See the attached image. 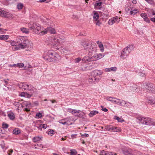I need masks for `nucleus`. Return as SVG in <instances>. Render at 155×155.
Wrapping results in <instances>:
<instances>
[{
  "mask_svg": "<svg viewBox=\"0 0 155 155\" xmlns=\"http://www.w3.org/2000/svg\"><path fill=\"white\" fill-rule=\"evenodd\" d=\"M13 152V150H12L10 149L8 150L7 153L8 155H11Z\"/></svg>",
  "mask_w": 155,
  "mask_h": 155,
  "instance_id": "052dcab7",
  "label": "nucleus"
},
{
  "mask_svg": "<svg viewBox=\"0 0 155 155\" xmlns=\"http://www.w3.org/2000/svg\"><path fill=\"white\" fill-rule=\"evenodd\" d=\"M42 138V137H40L39 136H37L34 137L32 140L34 142H36L41 140Z\"/></svg>",
  "mask_w": 155,
  "mask_h": 155,
  "instance_id": "2f4dec72",
  "label": "nucleus"
},
{
  "mask_svg": "<svg viewBox=\"0 0 155 155\" xmlns=\"http://www.w3.org/2000/svg\"><path fill=\"white\" fill-rule=\"evenodd\" d=\"M140 16L144 19L147 17V15L145 13H141L140 14Z\"/></svg>",
  "mask_w": 155,
  "mask_h": 155,
  "instance_id": "603ef678",
  "label": "nucleus"
},
{
  "mask_svg": "<svg viewBox=\"0 0 155 155\" xmlns=\"http://www.w3.org/2000/svg\"><path fill=\"white\" fill-rule=\"evenodd\" d=\"M8 116L11 120H13L15 118V115L13 112H10L8 114Z\"/></svg>",
  "mask_w": 155,
  "mask_h": 155,
  "instance_id": "7c9ffc66",
  "label": "nucleus"
},
{
  "mask_svg": "<svg viewBox=\"0 0 155 155\" xmlns=\"http://www.w3.org/2000/svg\"><path fill=\"white\" fill-rule=\"evenodd\" d=\"M144 20L147 23H149L150 22V21L149 18L147 17L146 18L144 19Z\"/></svg>",
  "mask_w": 155,
  "mask_h": 155,
  "instance_id": "338daca9",
  "label": "nucleus"
},
{
  "mask_svg": "<svg viewBox=\"0 0 155 155\" xmlns=\"http://www.w3.org/2000/svg\"><path fill=\"white\" fill-rule=\"evenodd\" d=\"M146 88L147 91L149 93H153L155 92V86L152 83H147L144 85Z\"/></svg>",
  "mask_w": 155,
  "mask_h": 155,
  "instance_id": "423d86ee",
  "label": "nucleus"
},
{
  "mask_svg": "<svg viewBox=\"0 0 155 155\" xmlns=\"http://www.w3.org/2000/svg\"><path fill=\"white\" fill-rule=\"evenodd\" d=\"M88 81L91 83H95L100 80L99 78H97L95 77H91L88 79Z\"/></svg>",
  "mask_w": 155,
  "mask_h": 155,
  "instance_id": "4468645a",
  "label": "nucleus"
},
{
  "mask_svg": "<svg viewBox=\"0 0 155 155\" xmlns=\"http://www.w3.org/2000/svg\"><path fill=\"white\" fill-rule=\"evenodd\" d=\"M120 21V18L116 16L109 19L108 21V23L109 25H112L114 23H118Z\"/></svg>",
  "mask_w": 155,
  "mask_h": 155,
  "instance_id": "1a4fd4ad",
  "label": "nucleus"
},
{
  "mask_svg": "<svg viewBox=\"0 0 155 155\" xmlns=\"http://www.w3.org/2000/svg\"><path fill=\"white\" fill-rule=\"evenodd\" d=\"M97 54H94L91 57H90L91 58V61L98 60L97 58Z\"/></svg>",
  "mask_w": 155,
  "mask_h": 155,
  "instance_id": "de8ad7c7",
  "label": "nucleus"
},
{
  "mask_svg": "<svg viewBox=\"0 0 155 155\" xmlns=\"http://www.w3.org/2000/svg\"><path fill=\"white\" fill-rule=\"evenodd\" d=\"M71 155H76L77 154V152L75 149H71L70 150Z\"/></svg>",
  "mask_w": 155,
  "mask_h": 155,
  "instance_id": "c03bdc74",
  "label": "nucleus"
},
{
  "mask_svg": "<svg viewBox=\"0 0 155 155\" xmlns=\"http://www.w3.org/2000/svg\"><path fill=\"white\" fill-rule=\"evenodd\" d=\"M114 98L115 97H106V100L108 101L111 102L113 103H114Z\"/></svg>",
  "mask_w": 155,
  "mask_h": 155,
  "instance_id": "a19ab883",
  "label": "nucleus"
},
{
  "mask_svg": "<svg viewBox=\"0 0 155 155\" xmlns=\"http://www.w3.org/2000/svg\"><path fill=\"white\" fill-rule=\"evenodd\" d=\"M21 133V130L18 128L15 129L13 131V133L15 134H18Z\"/></svg>",
  "mask_w": 155,
  "mask_h": 155,
  "instance_id": "f704fd0d",
  "label": "nucleus"
},
{
  "mask_svg": "<svg viewBox=\"0 0 155 155\" xmlns=\"http://www.w3.org/2000/svg\"><path fill=\"white\" fill-rule=\"evenodd\" d=\"M54 58L50 59V62H58L60 61L61 57L60 55L56 53V54H54Z\"/></svg>",
  "mask_w": 155,
  "mask_h": 155,
  "instance_id": "9b49d317",
  "label": "nucleus"
},
{
  "mask_svg": "<svg viewBox=\"0 0 155 155\" xmlns=\"http://www.w3.org/2000/svg\"><path fill=\"white\" fill-rule=\"evenodd\" d=\"M13 104L17 108L18 110L22 108L23 107L21 103L17 102H13Z\"/></svg>",
  "mask_w": 155,
  "mask_h": 155,
  "instance_id": "a211bd4d",
  "label": "nucleus"
},
{
  "mask_svg": "<svg viewBox=\"0 0 155 155\" xmlns=\"http://www.w3.org/2000/svg\"><path fill=\"white\" fill-rule=\"evenodd\" d=\"M82 60L85 62H91V58L90 57L88 56H85L82 59Z\"/></svg>",
  "mask_w": 155,
  "mask_h": 155,
  "instance_id": "cd10ccee",
  "label": "nucleus"
},
{
  "mask_svg": "<svg viewBox=\"0 0 155 155\" xmlns=\"http://www.w3.org/2000/svg\"><path fill=\"white\" fill-rule=\"evenodd\" d=\"M8 125L6 124H2V127L3 128L6 129L8 127Z\"/></svg>",
  "mask_w": 155,
  "mask_h": 155,
  "instance_id": "5fc2aeb1",
  "label": "nucleus"
},
{
  "mask_svg": "<svg viewBox=\"0 0 155 155\" xmlns=\"http://www.w3.org/2000/svg\"><path fill=\"white\" fill-rule=\"evenodd\" d=\"M131 89L136 92H139L140 90V88L138 87H136L135 85H134V86H132V88Z\"/></svg>",
  "mask_w": 155,
  "mask_h": 155,
  "instance_id": "58836bf2",
  "label": "nucleus"
},
{
  "mask_svg": "<svg viewBox=\"0 0 155 155\" xmlns=\"http://www.w3.org/2000/svg\"><path fill=\"white\" fill-rule=\"evenodd\" d=\"M24 66V64L23 63H18L17 64H14L13 65L10 64L9 66L12 67H18L19 68H22Z\"/></svg>",
  "mask_w": 155,
  "mask_h": 155,
  "instance_id": "b1692460",
  "label": "nucleus"
},
{
  "mask_svg": "<svg viewBox=\"0 0 155 155\" xmlns=\"http://www.w3.org/2000/svg\"><path fill=\"white\" fill-rule=\"evenodd\" d=\"M91 42H83L82 43V45L85 50H87L88 51L91 46Z\"/></svg>",
  "mask_w": 155,
  "mask_h": 155,
  "instance_id": "2eb2a0df",
  "label": "nucleus"
},
{
  "mask_svg": "<svg viewBox=\"0 0 155 155\" xmlns=\"http://www.w3.org/2000/svg\"><path fill=\"white\" fill-rule=\"evenodd\" d=\"M92 65H90L89 67V66H87L86 65H82V66L81 67V69L82 71H86V70L90 69V67H92Z\"/></svg>",
  "mask_w": 155,
  "mask_h": 155,
  "instance_id": "bb28decb",
  "label": "nucleus"
},
{
  "mask_svg": "<svg viewBox=\"0 0 155 155\" xmlns=\"http://www.w3.org/2000/svg\"><path fill=\"white\" fill-rule=\"evenodd\" d=\"M23 7V5L21 3L18 4L17 5V8L19 9H22Z\"/></svg>",
  "mask_w": 155,
  "mask_h": 155,
  "instance_id": "8fccbe9b",
  "label": "nucleus"
},
{
  "mask_svg": "<svg viewBox=\"0 0 155 155\" xmlns=\"http://www.w3.org/2000/svg\"><path fill=\"white\" fill-rule=\"evenodd\" d=\"M68 112L71 113L73 114L75 113H79L80 110H76L75 109H72L71 108H68L67 110Z\"/></svg>",
  "mask_w": 155,
  "mask_h": 155,
  "instance_id": "412c9836",
  "label": "nucleus"
},
{
  "mask_svg": "<svg viewBox=\"0 0 155 155\" xmlns=\"http://www.w3.org/2000/svg\"><path fill=\"white\" fill-rule=\"evenodd\" d=\"M23 105L25 106L26 108H25V110L27 111H29V108L31 107V104L29 102H25L24 104Z\"/></svg>",
  "mask_w": 155,
  "mask_h": 155,
  "instance_id": "a878e982",
  "label": "nucleus"
},
{
  "mask_svg": "<svg viewBox=\"0 0 155 155\" xmlns=\"http://www.w3.org/2000/svg\"><path fill=\"white\" fill-rule=\"evenodd\" d=\"M147 102L155 107V98L150 97L147 100Z\"/></svg>",
  "mask_w": 155,
  "mask_h": 155,
  "instance_id": "6ab92c4d",
  "label": "nucleus"
},
{
  "mask_svg": "<svg viewBox=\"0 0 155 155\" xmlns=\"http://www.w3.org/2000/svg\"><path fill=\"white\" fill-rule=\"evenodd\" d=\"M146 74L145 72L143 71H140L139 72V75L141 77H145L146 76Z\"/></svg>",
  "mask_w": 155,
  "mask_h": 155,
  "instance_id": "09e8293b",
  "label": "nucleus"
},
{
  "mask_svg": "<svg viewBox=\"0 0 155 155\" xmlns=\"http://www.w3.org/2000/svg\"><path fill=\"white\" fill-rule=\"evenodd\" d=\"M0 15L2 17L8 18L11 16L12 15L10 13L0 8Z\"/></svg>",
  "mask_w": 155,
  "mask_h": 155,
  "instance_id": "9d476101",
  "label": "nucleus"
},
{
  "mask_svg": "<svg viewBox=\"0 0 155 155\" xmlns=\"http://www.w3.org/2000/svg\"><path fill=\"white\" fill-rule=\"evenodd\" d=\"M137 122L140 124L149 126H155V120L151 118L139 117L137 118Z\"/></svg>",
  "mask_w": 155,
  "mask_h": 155,
  "instance_id": "7ed1b4c3",
  "label": "nucleus"
},
{
  "mask_svg": "<svg viewBox=\"0 0 155 155\" xmlns=\"http://www.w3.org/2000/svg\"><path fill=\"white\" fill-rule=\"evenodd\" d=\"M105 129H106V130L110 131H119L115 130L116 129L115 127H113L112 126L110 125H107L106 126Z\"/></svg>",
  "mask_w": 155,
  "mask_h": 155,
  "instance_id": "4be33fe9",
  "label": "nucleus"
},
{
  "mask_svg": "<svg viewBox=\"0 0 155 155\" xmlns=\"http://www.w3.org/2000/svg\"><path fill=\"white\" fill-rule=\"evenodd\" d=\"M56 54V53L53 50H49L46 55H44L43 58L45 60L50 62V59L54 58V54Z\"/></svg>",
  "mask_w": 155,
  "mask_h": 155,
  "instance_id": "39448f33",
  "label": "nucleus"
},
{
  "mask_svg": "<svg viewBox=\"0 0 155 155\" xmlns=\"http://www.w3.org/2000/svg\"><path fill=\"white\" fill-rule=\"evenodd\" d=\"M147 2L150 4H153L154 3L153 0H146Z\"/></svg>",
  "mask_w": 155,
  "mask_h": 155,
  "instance_id": "4d7b16f0",
  "label": "nucleus"
},
{
  "mask_svg": "<svg viewBox=\"0 0 155 155\" xmlns=\"http://www.w3.org/2000/svg\"><path fill=\"white\" fill-rule=\"evenodd\" d=\"M26 93L25 92H21L19 96L21 97H25Z\"/></svg>",
  "mask_w": 155,
  "mask_h": 155,
  "instance_id": "0e129e2a",
  "label": "nucleus"
},
{
  "mask_svg": "<svg viewBox=\"0 0 155 155\" xmlns=\"http://www.w3.org/2000/svg\"><path fill=\"white\" fill-rule=\"evenodd\" d=\"M65 120L67 123L68 124L67 126H69L72 124V123L70 122L71 120L70 117L65 118Z\"/></svg>",
  "mask_w": 155,
  "mask_h": 155,
  "instance_id": "e433bc0d",
  "label": "nucleus"
},
{
  "mask_svg": "<svg viewBox=\"0 0 155 155\" xmlns=\"http://www.w3.org/2000/svg\"><path fill=\"white\" fill-rule=\"evenodd\" d=\"M95 21V23L96 25L100 26L101 24V23L99 20H97V21Z\"/></svg>",
  "mask_w": 155,
  "mask_h": 155,
  "instance_id": "864d4df0",
  "label": "nucleus"
},
{
  "mask_svg": "<svg viewBox=\"0 0 155 155\" xmlns=\"http://www.w3.org/2000/svg\"><path fill=\"white\" fill-rule=\"evenodd\" d=\"M123 153L125 155H129L132 153V150L130 149L125 148L122 149Z\"/></svg>",
  "mask_w": 155,
  "mask_h": 155,
  "instance_id": "dca6fc26",
  "label": "nucleus"
},
{
  "mask_svg": "<svg viewBox=\"0 0 155 155\" xmlns=\"http://www.w3.org/2000/svg\"><path fill=\"white\" fill-rule=\"evenodd\" d=\"M81 136L84 137H87L89 136V134H84L81 135Z\"/></svg>",
  "mask_w": 155,
  "mask_h": 155,
  "instance_id": "680f3d73",
  "label": "nucleus"
},
{
  "mask_svg": "<svg viewBox=\"0 0 155 155\" xmlns=\"http://www.w3.org/2000/svg\"><path fill=\"white\" fill-rule=\"evenodd\" d=\"M93 74L95 77L101 75L103 73L100 70H95L92 72Z\"/></svg>",
  "mask_w": 155,
  "mask_h": 155,
  "instance_id": "f3484780",
  "label": "nucleus"
},
{
  "mask_svg": "<svg viewBox=\"0 0 155 155\" xmlns=\"http://www.w3.org/2000/svg\"><path fill=\"white\" fill-rule=\"evenodd\" d=\"M11 45L12 46H16L17 43L13 41L11 42Z\"/></svg>",
  "mask_w": 155,
  "mask_h": 155,
  "instance_id": "774afa93",
  "label": "nucleus"
},
{
  "mask_svg": "<svg viewBox=\"0 0 155 155\" xmlns=\"http://www.w3.org/2000/svg\"><path fill=\"white\" fill-rule=\"evenodd\" d=\"M27 43H19L17 47L15 48V50H18L20 48L24 49L26 48Z\"/></svg>",
  "mask_w": 155,
  "mask_h": 155,
  "instance_id": "ddd939ff",
  "label": "nucleus"
},
{
  "mask_svg": "<svg viewBox=\"0 0 155 155\" xmlns=\"http://www.w3.org/2000/svg\"><path fill=\"white\" fill-rule=\"evenodd\" d=\"M32 96V94H29L26 93L25 97L28 98H30Z\"/></svg>",
  "mask_w": 155,
  "mask_h": 155,
  "instance_id": "6e6d98bb",
  "label": "nucleus"
},
{
  "mask_svg": "<svg viewBox=\"0 0 155 155\" xmlns=\"http://www.w3.org/2000/svg\"><path fill=\"white\" fill-rule=\"evenodd\" d=\"M107 54V52H105L104 54L100 53L98 54H97V58L98 59H100L103 58L105 55L106 54Z\"/></svg>",
  "mask_w": 155,
  "mask_h": 155,
  "instance_id": "473e14b6",
  "label": "nucleus"
},
{
  "mask_svg": "<svg viewBox=\"0 0 155 155\" xmlns=\"http://www.w3.org/2000/svg\"><path fill=\"white\" fill-rule=\"evenodd\" d=\"M49 39L51 45L57 49H59L58 46L65 41V37L62 36H60L57 37L52 36L50 37Z\"/></svg>",
  "mask_w": 155,
  "mask_h": 155,
  "instance_id": "f257e3e1",
  "label": "nucleus"
},
{
  "mask_svg": "<svg viewBox=\"0 0 155 155\" xmlns=\"http://www.w3.org/2000/svg\"><path fill=\"white\" fill-rule=\"evenodd\" d=\"M91 46L90 47V48H89L88 50V51H89V53H92L94 51H96V47H95V46L94 45H93L92 43H91Z\"/></svg>",
  "mask_w": 155,
  "mask_h": 155,
  "instance_id": "5701e85b",
  "label": "nucleus"
},
{
  "mask_svg": "<svg viewBox=\"0 0 155 155\" xmlns=\"http://www.w3.org/2000/svg\"><path fill=\"white\" fill-rule=\"evenodd\" d=\"M33 43L29 41H28L26 48H27V50L31 51L33 48Z\"/></svg>",
  "mask_w": 155,
  "mask_h": 155,
  "instance_id": "393cba45",
  "label": "nucleus"
},
{
  "mask_svg": "<svg viewBox=\"0 0 155 155\" xmlns=\"http://www.w3.org/2000/svg\"><path fill=\"white\" fill-rule=\"evenodd\" d=\"M99 15L98 13L95 12L94 14L93 19L94 21H97L99 18Z\"/></svg>",
  "mask_w": 155,
  "mask_h": 155,
  "instance_id": "c9c22d12",
  "label": "nucleus"
},
{
  "mask_svg": "<svg viewBox=\"0 0 155 155\" xmlns=\"http://www.w3.org/2000/svg\"><path fill=\"white\" fill-rule=\"evenodd\" d=\"M9 37V36L8 35H1L0 36V39L6 40L8 39Z\"/></svg>",
  "mask_w": 155,
  "mask_h": 155,
  "instance_id": "72a5a7b5",
  "label": "nucleus"
},
{
  "mask_svg": "<svg viewBox=\"0 0 155 155\" xmlns=\"http://www.w3.org/2000/svg\"><path fill=\"white\" fill-rule=\"evenodd\" d=\"M42 117L41 113L39 112L36 114L35 117L36 118H41Z\"/></svg>",
  "mask_w": 155,
  "mask_h": 155,
  "instance_id": "49530a36",
  "label": "nucleus"
},
{
  "mask_svg": "<svg viewBox=\"0 0 155 155\" xmlns=\"http://www.w3.org/2000/svg\"><path fill=\"white\" fill-rule=\"evenodd\" d=\"M110 71H115L117 70V68L116 67H112L110 68Z\"/></svg>",
  "mask_w": 155,
  "mask_h": 155,
  "instance_id": "bf43d9fd",
  "label": "nucleus"
},
{
  "mask_svg": "<svg viewBox=\"0 0 155 155\" xmlns=\"http://www.w3.org/2000/svg\"><path fill=\"white\" fill-rule=\"evenodd\" d=\"M133 48L132 45H129L124 49L122 52L121 53L120 57L124 59L129 55L130 51Z\"/></svg>",
  "mask_w": 155,
  "mask_h": 155,
  "instance_id": "20e7f679",
  "label": "nucleus"
},
{
  "mask_svg": "<svg viewBox=\"0 0 155 155\" xmlns=\"http://www.w3.org/2000/svg\"><path fill=\"white\" fill-rule=\"evenodd\" d=\"M114 118L117 120L118 122H122L124 121V120L121 119V118L116 116H115Z\"/></svg>",
  "mask_w": 155,
  "mask_h": 155,
  "instance_id": "37998d69",
  "label": "nucleus"
},
{
  "mask_svg": "<svg viewBox=\"0 0 155 155\" xmlns=\"http://www.w3.org/2000/svg\"><path fill=\"white\" fill-rule=\"evenodd\" d=\"M102 4V2H97L95 4V6H100Z\"/></svg>",
  "mask_w": 155,
  "mask_h": 155,
  "instance_id": "13d9d810",
  "label": "nucleus"
},
{
  "mask_svg": "<svg viewBox=\"0 0 155 155\" xmlns=\"http://www.w3.org/2000/svg\"><path fill=\"white\" fill-rule=\"evenodd\" d=\"M46 31V34L49 31L51 34H54L56 33V31L54 28H53L51 27L47 28L46 29H45V31Z\"/></svg>",
  "mask_w": 155,
  "mask_h": 155,
  "instance_id": "aec40b11",
  "label": "nucleus"
},
{
  "mask_svg": "<svg viewBox=\"0 0 155 155\" xmlns=\"http://www.w3.org/2000/svg\"><path fill=\"white\" fill-rule=\"evenodd\" d=\"M58 122L63 125H67L68 124L66 122V121L65 120V118L62 120H60Z\"/></svg>",
  "mask_w": 155,
  "mask_h": 155,
  "instance_id": "ea45409f",
  "label": "nucleus"
},
{
  "mask_svg": "<svg viewBox=\"0 0 155 155\" xmlns=\"http://www.w3.org/2000/svg\"><path fill=\"white\" fill-rule=\"evenodd\" d=\"M98 47L100 48V50L101 52H103L104 51V47L103 44H100L98 45Z\"/></svg>",
  "mask_w": 155,
  "mask_h": 155,
  "instance_id": "79ce46f5",
  "label": "nucleus"
},
{
  "mask_svg": "<svg viewBox=\"0 0 155 155\" xmlns=\"http://www.w3.org/2000/svg\"><path fill=\"white\" fill-rule=\"evenodd\" d=\"M20 30L23 33L28 34L29 32L28 29L25 28L23 27L21 28Z\"/></svg>",
  "mask_w": 155,
  "mask_h": 155,
  "instance_id": "4c0bfd02",
  "label": "nucleus"
},
{
  "mask_svg": "<svg viewBox=\"0 0 155 155\" xmlns=\"http://www.w3.org/2000/svg\"><path fill=\"white\" fill-rule=\"evenodd\" d=\"M120 106H124L127 104V102L123 100L120 99L116 98H114V103Z\"/></svg>",
  "mask_w": 155,
  "mask_h": 155,
  "instance_id": "6e6552de",
  "label": "nucleus"
},
{
  "mask_svg": "<svg viewBox=\"0 0 155 155\" xmlns=\"http://www.w3.org/2000/svg\"><path fill=\"white\" fill-rule=\"evenodd\" d=\"M19 87L21 89L24 90H27L28 91L31 90L33 88V86L30 84H28L26 83L22 82L18 84Z\"/></svg>",
  "mask_w": 155,
  "mask_h": 155,
  "instance_id": "0eeeda50",
  "label": "nucleus"
},
{
  "mask_svg": "<svg viewBox=\"0 0 155 155\" xmlns=\"http://www.w3.org/2000/svg\"><path fill=\"white\" fill-rule=\"evenodd\" d=\"M81 60V58H78L75 59L74 62L75 63H78Z\"/></svg>",
  "mask_w": 155,
  "mask_h": 155,
  "instance_id": "3c124183",
  "label": "nucleus"
},
{
  "mask_svg": "<svg viewBox=\"0 0 155 155\" xmlns=\"http://www.w3.org/2000/svg\"><path fill=\"white\" fill-rule=\"evenodd\" d=\"M98 112L97 110H93L91 111L89 114V115L90 117H92L98 113Z\"/></svg>",
  "mask_w": 155,
  "mask_h": 155,
  "instance_id": "c756f323",
  "label": "nucleus"
},
{
  "mask_svg": "<svg viewBox=\"0 0 155 155\" xmlns=\"http://www.w3.org/2000/svg\"><path fill=\"white\" fill-rule=\"evenodd\" d=\"M30 24H28L29 28L35 34L40 35H43L46 34V31H45L44 28L39 24L34 23L31 26H30Z\"/></svg>",
  "mask_w": 155,
  "mask_h": 155,
  "instance_id": "f03ea898",
  "label": "nucleus"
},
{
  "mask_svg": "<svg viewBox=\"0 0 155 155\" xmlns=\"http://www.w3.org/2000/svg\"><path fill=\"white\" fill-rule=\"evenodd\" d=\"M101 107L102 108L101 110L104 112H107L108 111L107 109L106 108L102 106H101Z\"/></svg>",
  "mask_w": 155,
  "mask_h": 155,
  "instance_id": "e2e57ef3",
  "label": "nucleus"
},
{
  "mask_svg": "<svg viewBox=\"0 0 155 155\" xmlns=\"http://www.w3.org/2000/svg\"><path fill=\"white\" fill-rule=\"evenodd\" d=\"M103 155H109V152L108 151H106L104 150H103Z\"/></svg>",
  "mask_w": 155,
  "mask_h": 155,
  "instance_id": "69168bd1",
  "label": "nucleus"
},
{
  "mask_svg": "<svg viewBox=\"0 0 155 155\" xmlns=\"http://www.w3.org/2000/svg\"><path fill=\"white\" fill-rule=\"evenodd\" d=\"M17 41L19 43H28V40L26 38L23 36H19L17 38Z\"/></svg>",
  "mask_w": 155,
  "mask_h": 155,
  "instance_id": "f8f14e48",
  "label": "nucleus"
},
{
  "mask_svg": "<svg viewBox=\"0 0 155 155\" xmlns=\"http://www.w3.org/2000/svg\"><path fill=\"white\" fill-rule=\"evenodd\" d=\"M131 10L130 12V14L131 15H134L139 12L138 10L136 9H133L131 8Z\"/></svg>",
  "mask_w": 155,
  "mask_h": 155,
  "instance_id": "c85d7f7f",
  "label": "nucleus"
},
{
  "mask_svg": "<svg viewBox=\"0 0 155 155\" xmlns=\"http://www.w3.org/2000/svg\"><path fill=\"white\" fill-rule=\"evenodd\" d=\"M48 134L50 136H51L52 135L54 134V130L50 129L48 131Z\"/></svg>",
  "mask_w": 155,
  "mask_h": 155,
  "instance_id": "a18cd8bd",
  "label": "nucleus"
}]
</instances>
